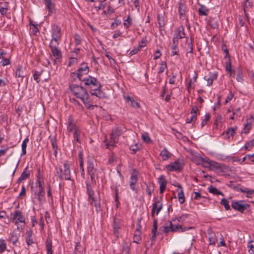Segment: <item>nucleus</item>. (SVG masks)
Instances as JSON below:
<instances>
[{
	"instance_id": "25",
	"label": "nucleus",
	"mask_w": 254,
	"mask_h": 254,
	"mask_svg": "<svg viewBox=\"0 0 254 254\" xmlns=\"http://www.w3.org/2000/svg\"><path fill=\"white\" fill-rule=\"evenodd\" d=\"M198 110V108L196 106L192 107L190 112L191 116L187 120V123L190 124L196 120V112Z\"/></svg>"
},
{
	"instance_id": "52",
	"label": "nucleus",
	"mask_w": 254,
	"mask_h": 254,
	"mask_svg": "<svg viewBox=\"0 0 254 254\" xmlns=\"http://www.w3.org/2000/svg\"><path fill=\"white\" fill-rule=\"evenodd\" d=\"M167 68V64L165 62H162L160 64V66L159 67L158 73L160 74L163 72L165 69Z\"/></svg>"
},
{
	"instance_id": "26",
	"label": "nucleus",
	"mask_w": 254,
	"mask_h": 254,
	"mask_svg": "<svg viewBox=\"0 0 254 254\" xmlns=\"http://www.w3.org/2000/svg\"><path fill=\"white\" fill-rule=\"evenodd\" d=\"M237 127L228 128L226 130L223 132V135H225L224 138L226 139H230L231 137H233L236 133Z\"/></svg>"
},
{
	"instance_id": "38",
	"label": "nucleus",
	"mask_w": 254,
	"mask_h": 254,
	"mask_svg": "<svg viewBox=\"0 0 254 254\" xmlns=\"http://www.w3.org/2000/svg\"><path fill=\"white\" fill-rule=\"evenodd\" d=\"M208 158H203L200 156H197L196 157L195 162L197 164H202L203 166L204 165H206L207 162Z\"/></svg>"
},
{
	"instance_id": "10",
	"label": "nucleus",
	"mask_w": 254,
	"mask_h": 254,
	"mask_svg": "<svg viewBox=\"0 0 254 254\" xmlns=\"http://www.w3.org/2000/svg\"><path fill=\"white\" fill-rule=\"evenodd\" d=\"M139 172L136 169H133L131 173L129 179V187L132 190H136L135 185L138 181Z\"/></svg>"
},
{
	"instance_id": "14",
	"label": "nucleus",
	"mask_w": 254,
	"mask_h": 254,
	"mask_svg": "<svg viewBox=\"0 0 254 254\" xmlns=\"http://www.w3.org/2000/svg\"><path fill=\"white\" fill-rule=\"evenodd\" d=\"M163 231L165 233L170 232H179L182 229V226L173 225L171 221L169 222V225L163 227Z\"/></svg>"
},
{
	"instance_id": "3",
	"label": "nucleus",
	"mask_w": 254,
	"mask_h": 254,
	"mask_svg": "<svg viewBox=\"0 0 254 254\" xmlns=\"http://www.w3.org/2000/svg\"><path fill=\"white\" fill-rule=\"evenodd\" d=\"M11 221L16 225L17 229L22 231L26 226L25 218L22 212L19 210H15L11 214Z\"/></svg>"
},
{
	"instance_id": "2",
	"label": "nucleus",
	"mask_w": 254,
	"mask_h": 254,
	"mask_svg": "<svg viewBox=\"0 0 254 254\" xmlns=\"http://www.w3.org/2000/svg\"><path fill=\"white\" fill-rule=\"evenodd\" d=\"M81 81L84 82L85 86L90 88V95L95 100H96V102H98L100 99L105 97L104 92L101 89V84L96 78L89 75Z\"/></svg>"
},
{
	"instance_id": "58",
	"label": "nucleus",
	"mask_w": 254,
	"mask_h": 254,
	"mask_svg": "<svg viewBox=\"0 0 254 254\" xmlns=\"http://www.w3.org/2000/svg\"><path fill=\"white\" fill-rule=\"evenodd\" d=\"M0 64L3 66L7 65L10 64V60L7 57H6L4 59L3 58L0 62Z\"/></svg>"
},
{
	"instance_id": "49",
	"label": "nucleus",
	"mask_w": 254,
	"mask_h": 254,
	"mask_svg": "<svg viewBox=\"0 0 254 254\" xmlns=\"http://www.w3.org/2000/svg\"><path fill=\"white\" fill-rule=\"evenodd\" d=\"M87 191L88 195V197H91L94 195V191L92 189L91 185L89 184H86Z\"/></svg>"
},
{
	"instance_id": "16",
	"label": "nucleus",
	"mask_w": 254,
	"mask_h": 254,
	"mask_svg": "<svg viewBox=\"0 0 254 254\" xmlns=\"http://www.w3.org/2000/svg\"><path fill=\"white\" fill-rule=\"evenodd\" d=\"M162 208V204L160 200H156L153 204V207L151 210V216L154 217V213L158 215Z\"/></svg>"
},
{
	"instance_id": "56",
	"label": "nucleus",
	"mask_w": 254,
	"mask_h": 254,
	"mask_svg": "<svg viewBox=\"0 0 254 254\" xmlns=\"http://www.w3.org/2000/svg\"><path fill=\"white\" fill-rule=\"evenodd\" d=\"M197 77V75H195L194 76H193L192 79H191L190 80L189 84H188V87H187L188 90L189 92H190V88L191 87V85L192 84H193L194 83V82L196 81Z\"/></svg>"
},
{
	"instance_id": "54",
	"label": "nucleus",
	"mask_w": 254,
	"mask_h": 254,
	"mask_svg": "<svg viewBox=\"0 0 254 254\" xmlns=\"http://www.w3.org/2000/svg\"><path fill=\"white\" fill-rule=\"evenodd\" d=\"M121 23V21L119 19H115L114 21L111 24V28L112 29L116 28Z\"/></svg>"
},
{
	"instance_id": "48",
	"label": "nucleus",
	"mask_w": 254,
	"mask_h": 254,
	"mask_svg": "<svg viewBox=\"0 0 254 254\" xmlns=\"http://www.w3.org/2000/svg\"><path fill=\"white\" fill-rule=\"evenodd\" d=\"M249 252L250 254H254V241H251L248 244Z\"/></svg>"
},
{
	"instance_id": "32",
	"label": "nucleus",
	"mask_w": 254,
	"mask_h": 254,
	"mask_svg": "<svg viewBox=\"0 0 254 254\" xmlns=\"http://www.w3.org/2000/svg\"><path fill=\"white\" fill-rule=\"evenodd\" d=\"M45 4H46V8L48 10V14L49 15L55 12V11H56L55 5L53 2H52L51 1V0L46 2Z\"/></svg>"
},
{
	"instance_id": "33",
	"label": "nucleus",
	"mask_w": 254,
	"mask_h": 254,
	"mask_svg": "<svg viewBox=\"0 0 254 254\" xmlns=\"http://www.w3.org/2000/svg\"><path fill=\"white\" fill-rule=\"evenodd\" d=\"M160 155L163 161H166L170 158L172 154L165 148L161 151Z\"/></svg>"
},
{
	"instance_id": "15",
	"label": "nucleus",
	"mask_w": 254,
	"mask_h": 254,
	"mask_svg": "<svg viewBox=\"0 0 254 254\" xmlns=\"http://www.w3.org/2000/svg\"><path fill=\"white\" fill-rule=\"evenodd\" d=\"M70 165L68 162L65 161L64 164L63 177L65 180H71Z\"/></svg>"
},
{
	"instance_id": "28",
	"label": "nucleus",
	"mask_w": 254,
	"mask_h": 254,
	"mask_svg": "<svg viewBox=\"0 0 254 254\" xmlns=\"http://www.w3.org/2000/svg\"><path fill=\"white\" fill-rule=\"evenodd\" d=\"M158 22L160 30H164V27L167 23V20L165 19L164 14H159L158 15Z\"/></svg>"
},
{
	"instance_id": "27",
	"label": "nucleus",
	"mask_w": 254,
	"mask_h": 254,
	"mask_svg": "<svg viewBox=\"0 0 254 254\" xmlns=\"http://www.w3.org/2000/svg\"><path fill=\"white\" fill-rule=\"evenodd\" d=\"M76 128H78L74 123L73 120L71 116H69L68 119V124L67 126V130L68 132H71L74 131Z\"/></svg>"
},
{
	"instance_id": "60",
	"label": "nucleus",
	"mask_w": 254,
	"mask_h": 254,
	"mask_svg": "<svg viewBox=\"0 0 254 254\" xmlns=\"http://www.w3.org/2000/svg\"><path fill=\"white\" fill-rule=\"evenodd\" d=\"M178 46L173 45L172 47L171 56H173L178 55Z\"/></svg>"
},
{
	"instance_id": "43",
	"label": "nucleus",
	"mask_w": 254,
	"mask_h": 254,
	"mask_svg": "<svg viewBox=\"0 0 254 254\" xmlns=\"http://www.w3.org/2000/svg\"><path fill=\"white\" fill-rule=\"evenodd\" d=\"M199 14L200 15H207L208 12V9L206 6L201 5L198 9Z\"/></svg>"
},
{
	"instance_id": "46",
	"label": "nucleus",
	"mask_w": 254,
	"mask_h": 254,
	"mask_svg": "<svg viewBox=\"0 0 254 254\" xmlns=\"http://www.w3.org/2000/svg\"><path fill=\"white\" fill-rule=\"evenodd\" d=\"M220 203L222 205L224 206V207L226 210H229L231 209L230 206L229 204V201L226 198H222L221 200Z\"/></svg>"
},
{
	"instance_id": "23",
	"label": "nucleus",
	"mask_w": 254,
	"mask_h": 254,
	"mask_svg": "<svg viewBox=\"0 0 254 254\" xmlns=\"http://www.w3.org/2000/svg\"><path fill=\"white\" fill-rule=\"evenodd\" d=\"M121 227V220L120 219L115 217L114 218V222L113 224V227L114 230V234L117 237H119V229Z\"/></svg>"
},
{
	"instance_id": "13",
	"label": "nucleus",
	"mask_w": 254,
	"mask_h": 254,
	"mask_svg": "<svg viewBox=\"0 0 254 254\" xmlns=\"http://www.w3.org/2000/svg\"><path fill=\"white\" fill-rule=\"evenodd\" d=\"M19 234H17L15 231L10 233L7 241L10 244H12L13 246H18L19 243Z\"/></svg>"
},
{
	"instance_id": "5",
	"label": "nucleus",
	"mask_w": 254,
	"mask_h": 254,
	"mask_svg": "<svg viewBox=\"0 0 254 254\" xmlns=\"http://www.w3.org/2000/svg\"><path fill=\"white\" fill-rule=\"evenodd\" d=\"M204 167L210 170L216 169L222 173H225L229 170V168L227 166L214 161L210 160L209 159H207L206 165H204Z\"/></svg>"
},
{
	"instance_id": "24",
	"label": "nucleus",
	"mask_w": 254,
	"mask_h": 254,
	"mask_svg": "<svg viewBox=\"0 0 254 254\" xmlns=\"http://www.w3.org/2000/svg\"><path fill=\"white\" fill-rule=\"evenodd\" d=\"M186 9L187 7L185 3H184L183 2H179L178 10L180 19L183 20L185 18Z\"/></svg>"
},
{
	"instance_id": "63",
	"label": "nucleus",
	"mask_w": 254,
	"mask_h": 254,
	"mask_svg": "<svg viewBox=\"0 0 254 254\" xmlns=\"http://www.w3.org/2000/svg\"><path fill=\"white\" fill-rule=\"evenodd\" d=\"M146 191L147 194H148V195L150 196L152 194V193L153 192L154 189H153V187H151V186L150 185H147L146 188Z\"/></svg>"
},
{
	"instance_id": "42",
	"label": "nucleus",
	"mask_w": 254,
	"mask_h": 254,
	"mask_svg": "<svg viewBox=\"0 0 254 254\" xmlns=\"http://www.w3.org/2000/svg\"><path fill=\"white\" fill-rule=\"evenodd\" d=\"M81 131L79 128H76L74 131L73 137L74 140L77 142L80 143V137Z\"/></svg>"
},
{
	"instance_id": "9",
	"label": "nucleus",
	"mask_w": 254,
	"mask_h": 254,
	"mask_svg": "<svg viewBox=\"0 0 254 254\" xmlns=\"http://www.w3.org/2000/svg\"><path fill=\"white\" fill-rule=\"evenodd\" d=\"M231 206L234 209L242 213L249 207V205L248 203H245L242 200L233 201Z\"/></svg>"
},
{
	"instance_id": "50",
	"label": "nucleus",
	"mask_w": 254,
	"mask_h": 254,
	"mask_svg": "<svg viewBox=\"0 0 254 254\" xmlns=\"http://www.w3.org/2000/svg\"><path fill=\"white\" fill-rule=\"evenodd\" d=\"M6 249V245L5 241L3 239H0V253H2L5 251Z\"/></svg>"
},
{
	"instance_id": "62",
	"label": "nucleus",
	"mask_w": 254,
	"mask_h": 254,
	"mask_svg": "<svg viewBox=\"0 0 254 254\" xmlns=\"http://www.w3.org/2000/svg\"><path fill=\"white\" fill-rule=\"evenodd\" d=\"M41 72L38 71H35L34 75H33V78L36 81L37 83L39 82V77L41 76Z\"/></svg>"
},
{
	"instance_id": "12",
	"label": "nucleus",
	"mask_w": 254,
	"mask_h": 254,
	"mask_svg": "<svg viewBox=\"0 0 254 254\" xmlns=\"http://www.w3.org/2000/svg\"><path fill=\"white\" fill-rule=\"evenodd\" d=\"M89 71V68L87 64L82 63L80 65V67L78 69L76 75L79 80H81V77L83 75L87 74Z\"/></svg>"
},
{
	"instance_id": "21",
	"label": "nucleus",
	"mask_w": 254,
	"mask_h": 254,
	"mask_svg": "<svg viewBox=\"0 0 254 254\" xmlns=\"http://www.w3.org/2000/svg\"><path fill=\"white\" fill-rule=\"evenodd\" d=\"M217 74L215 72H209L208 75L204 76V79L207 81V85L210 86L212 85L213 81L217 79Z\"/></svg>"
},
{
	"instance_id": "17",
	"label": "nucleus",
	"mask_w": 254,
	"mask_h": 254,
	"mask_svg": "<svg viewBox=\"0 0 254 254\" xmlns=\"http://www.w3.org/2000/svg\"><path fill=\"white\" fill-rule=\"evenodd\" d=\"M174 186L178 188L177 191H178V200L180 204H183L185 201V197L183 191V188L182 186L180 184H177L176 185H174Z\"/></svg>"
},
{
	"instance_id": "31",
	"label": "nucleus",
	"mask_w": 254,
	"mask_h": 254,
	"mask_svg": "<svg viewBox=\"0 0 254 254\" xmlns=\"http://www.w3.org/2000/svg\"><path fill=\"white\" fill-rule=\"evenodd\" d=\"M243 8L246 16V18H248V15L246 12V9L252 8L253 7L252 1L250 0H243Z\"/></svg>"
},
{
	"instance_id": "34",
	"label": "nucleus",
	"mask_w": 254,
	"mask_h": 254,
	"mask_svg": "<svg viewBox=\"0 0 254 254\" xmlns=\"http://www.w3.org/2000/svg\"><path fill=\"white\" fill-rule=\"evenodd\" d=\"M125 98L128 104L132 107L134 108H139V104L130 97L127 96L125 97Z\"/></svg>"
},
{
	"instance_id": "39",
	"label": "nucleus",
	"mask_w": 254,
	"mask_h": 254,
	"mask_svg": "<svg viewBox=\"0 0 254 254\" xmlns=\"http://www.w3.org/2000/svg\"><path fill=\"white\" fill-rule=\"evenodd\" d=\"M55 176L57 177L60 181H62L64 179L63 175V170L61 168H56V172Z\"/></svg>"
},
{
	"instance_id": "35",
	"label": "nucleus",
	"mask_w": 254,
	"mask_h": 254,
	"mask_svg": "<svg viewBox=\"0 0 254 254\" xmlns=\"http://www.w3.org/2000/svg\"><path fill=\"white\" fill-rule=\"evenodd\" d=\"M226 59L227 60V61L226 62L225 70L230 74V76H232L233 72H235V70H233L232 68L230 58L228 57V58Z\"/></svg>"
},
{
	"instance_id": "1",
	"label": "nucleus",
	"mask_w": 254,
	"mask_h": 254,
	"mask_svg": "<svg viewBox=\"0 0 254 254\" xmlns=\"http://www.w3.org/2000/svg\"><path fill=\"white\" fill-rule=\"evenodd\" d=\"M70 88L73 95L80 99L88 109H93V107L97 106L96 105H94L97 103L96 100L91 95H89L83 87L72 84Z\"/></svg>"
},
{
	"instance_id": "4",
	"label": "nucleus",
	"mask_w": 254,
	"mask_h": 254,
	"mask_svg": "<svg viewBox=\"0 0 254 254\" xmlns=\"http://www.w3.org/2000/svg\"><path fill=\"white\" fill-rule=\"evenodd\" d=\"M122 133V130L118 127L114 128L110 134V140L108 141L107 139H105V143L107 148L110 149L111 146H114L118 141L119 137Z\"/></svg>"
},
{
	"instance_id": "29",
	"label": "nucleus",
	"mask_w": 254,
	"mask_h": 254,
	"mask_svg": "<svg viewBox=\"0 0 254 254\" xmlns=\"http://www.w3.org/2000/svg\"><path fill=\"white\" fill-rule=\"evenodd\" d=\"M236 74V79L239 82H243V73L242 70L240 68H238L235 72H233V74L232 76L234 77Z\"/></svg>"
},
{
	"instance_id": "7",
	"label": "nucleus",
	"mask_w": 254,
	"mask_h": 254,
	"mask_svg": "<svg viewBox=\"0 0 254 254\" xmlns=\"http://www.w3.org/2000/svg\"><path fill=\"white\" fill-rule=\"evenodd\" d=\"M52 39L50 42H59L61 36V28L56 24L52 26Z\"/></svg>"
},
{
	"instance_id": "40",
	"label": "nucleus",
	"mask_w": 254,
	"mask_h": 254,
	"mask_svg": "<svg viewBox=\"0 0 254 254\" xmlns=\"http://www.w3.org/2000/svg\"><path fill=\"white\" fill-rule=\"evenodd\" d=\"M45 192L43 188H39L38 192L37 193V199L39 202H41L44 197Z\"/></svg>"
},
{
	"instance_id": "30",
	"label": "nucleus",
	"mask_w": 254,
	"mask_h": 254,
	"mask_svg": "<svg viewBox=\"0 0 254 254\" xmlns=\"http://www.w3.org/2000/svg\"><path fill=\"white\" fill-rule=\"evenodd\" d=\"M174 36L179 39H182L185 37L184 27L181 26L177 28L175 31Z\"/></svg>"
},
{
	"instance_id": "36",
	"label": "nucleus",
	"mask_w": 254,
	"mask_h": 254,
	"mask_svg": "<svg viewBox=\"0 0 254 254\" xmlns=\"http://www.w3.org/2000/svg\"><path fill=\"white\" fill-rule=\"evenodd\" d=\"M28 142H29V138L28 137H26L23 140L22 144H21V148H22L21 156H23V155H24L26 154L27 144Z\"/></svg>"
},
{
	"instance_id": "8",
	"label": "nucleus",
	"mask_w": 254,
	"mask_h": 254,
	"mask_svg": "<svg viewBox=\"0 0 254 254\" xmlns=\"http://www.w3.org/2000/svg\"><path fill=\"white\" fill-rule=\"evenodd\" d=\"M26 76V67L22 65L18 64L15 72V77L17 79V81L18 82V84H20L19 82L23 81V78Z\"/></svg>"
},
{
	"instance_id": "44",
	"label": "nucleus",
	"mask_w": 254,
	"mask_h": 254,
	"mask_svg": "<svg viewBox=\"0 0 254 254\" xmlns=\"http://www.w3.org/2000/svg\"><path fill=\"white\" fill-rule=\"evenodd\" d=\"M132 24V19L129 15H128L127 19L124 21L123 25L126 29H127Z\"/></svg>"
},
{
	"instance_id": "64",
	"label": "nucleus",
	"mask_w": 254,
	"mask_h": 254,
	"mask_svg": "<svg viewBox=\"0 0 254 254\" xmlns=\"http://www.w3.org/2000/svg\"><path fill=\"white\" fill-rule=\"evenodd\" d=\"M74 43L76 46L80 45L81 43V38L79 35H75L74 37Z\"/></svg>"
},
{
	"instance_id": "20",
	"label": "nucleus",
	"mask_w": 254,
	"mask_h": 254,
	"mask_svg": "<svg viewBox=\"0 0 254 254\" xmlns=\"http://www.w3.org/2000/svg\"><path fill=\"white\" fill-rule=\"evenodd\" d=\"M30 171L29 170V167L27 166H26L23 171L22 172V174H21V176L18 179L17 181V183H20L23 181H25L30 178Z\"/></svg>"
},
{
	"instance_id": "61",
	"label": "nucleus",
	"mask_w": 254,
	"mask_h": 254,
	"mask_svg": "<svg viewBox=\"0 0 254 254\" xmlns=\"http://www.w3.org/2000/svg\"><path fill=\"white\" fill-rule=\"evenodd\" d=\"M248 121H249V120H248L247 121V123L245 125V127L244 128V132L245 133H248L249 131V130H250L251 127V124L250 123H249Z\"/></svg>"
},
{
	"instance_id": "11",
	"label": "nucleus",
	"mask_w": 254,
	"mask_h": 254,
	"mask_svg": "<svg viewBox=\"0 0 254 254\" xmlns=\"http://www.w3.org/2000/svg\"><path fill=\"white\" fill-rule=\"evenodd\" d=\"M59 42H50V47L53 56L56 59H59L62 57L61 51L58 49V46Z\"/></svg>"
},
{
	"instance_id": "6",
	"label": "nucleus",
	"mask_w": 254,
	"mask_h": 254,
	"mask_svg": "<svg viewBox=\"0 0 254 254\" xmlns=\"http://www.w3.org/2000/svg\"><path fill=\"white\" fill-rule=\"evenodd\" d=\"M184 164L181 160L178 159L174 162L168 164L166 166V170L169 172L181 171L184 167Z\"/></svg>"
},
{
	"instance_id": "18",
	"label": "nucleus",
	"mask_w": 254,
	"mask_h": 254,
	"mask_svg": "<svg viewBox=\"0 0 254 254\" xmlns=\"http://www.w3.org/2000/svg\"><path fill=\"white\" fill-rule=\"evenodd\" d=\"M88 201L90 203V204L92 205H94L96 208V211L97 212L100 211L101 209V204H100V199H97L94 196H92L91 197H88Z\"/></svg>"
},
{
	"instance_id": "47",
	"label": "nucleus",
	"mask_w": 254,
	"mask_h": 254,
	"mask_svg": "<svg viewBox=\"0 0 254 254\" xmlns=\"http://www.w3.org/2000/svg\"><path fill=\"white\" fill-rule=\"evenodd\" d=\"M7 10H8V3L5 2L4 3V6H1L0 8V13L1 15H5L7 12Z\"/></svg>"
},
{
	"instance_id": "41",
	"label": "nucleus",
	"mask_w": 254,
	"mask_h": 254,
	"mask_svg": "<svg viewBox=\"0 0 254 254\" xmlns=\"http://www.w3.org/2000/svg\"><path fill=\"white\" fill-rule=\"evenodd\" d=\"M43 183V177L40 175V172L38 171V176L37 177L36 184L38 185L39 188H43L42 186Z\"/></svg>"
},
{
	"instance_id": "45",
	"label": "nucleus",
	"mask_w": 254,
	"mask_h": 254,
	"mask_svg": "<svg viewBox=\"0 0 254 254\" xmlns=\"http://www.w3.org/2000/svg\"><path fill=\"white\" fill-rule=\"evenodd\" d=\"M46 249L47 254H53L52 250V244L50 240H47L46 243Z\"/></svg>"
},
{
	"instance_id": "57",
	"label": "nucleus",
	"mask_w": 254,
	"mask_h": 254,
	"mask_svg": "<svg viewBox=\"0 0 254 254\" xmlns=\"http://www.w3.org/2000/svg\"><path fill=\"white\" fill-rule=\"evenodd\" d=\"M52 145L53 149L54 150L55 155L57 153L58 146L57 144L56 140L55 138L51 139Z\"/></svg>"
},
{
	"instance_id": "51",
	"label": "nucleus",
	"mask_w": 254,
	"mask_h": 254,
	"mask_svg": "<svg viewBox=\"0 0 254 254\" xmlns=\"http://www.w3.org/2000/svg\"><path fill=\"white\" fill-rule=\"evenodd\" d=\"M210 117L209 114H205L204 118L202 119L201 123V126L202 127L207 124V122L210 120Z\"/></svg>"
},
{
	"instance_id": "53",
	"label": "nucleus",
	"mask_w": 254,
	"mask_h": 254,
	"mask_svg": "<svg viewBox=\"0 0 254 254\" xmlns=\"http://www.w3.org/2000/svg\"><path fill=\"white\" fill-rule=\"evenodd\" d=\"M87 172L88 173H95V169L94 167L93 163L90 162H88L87 166Z\"/></svg>"
},
{
	"instance_id": "59",
	"label": "nucleus",
	"mask_w": 254,
	"mask_h": 254,
	"mask_svg": "<svg viewBox=\"0 0 254 254\" xmlns=\"http://www.w3.org/2000/svg\"><path fill=\"white\" fill-rule=\"evenodd\" d=\"M222 49L223 50L224 53L225 54V56H224L225 59H227L228 57H230L229 54V51L227 48V47L225 44H223L222 46Z\"/></svg>"
},
{
	"instance_id": "55",
	"label": "nucleus",
	"mask_w": 254,
	"mask_h": 254,
	"mask_svg": "<svg viewBox=\"0 0 254 254\" xmlns=\"http://www.w3.org/2000/svg\"><path fill=\"white\" fill-rule=\"evenodd\" d=\"M77 62V57L74 55H71V57L69 59L68 65L71 66Z\"/></svg>"
},
{
	"instance_id": "22",
	"label": "nucleus",
	"mask_w": 254,
	"mask_h": 254,
	"mask_svg": "<svg viewBox=\"0 0 254 254\" xmlns=\"http://www.w3.org/2000/svg\"><path fill=\"white\" fill-rule=\"evenodd\" d=\"M158 183L159 184L160 193L162 194L166 188L167 182L165 180V178L164 175H161L158 180Z\"/></svg>"
},
{
	"instance_id": "37",
	"label": "nucleus",
	"mask_w": 254,
	"mask_h": 254,
	"mask_svg": "<svg viewBox=\"0 0 254 254\" xmlns=\"http://www.w3.org/2000/svg\"><path fill=\"white\" fill-rule=\"evenodd\" d=\"M209 192L213 193L215 195H224L222 192L219 191L216 188L211 186L208 189Z\"/></svg>"
},
{
	"instance_id": "19",
	"label": "nucleus",
	"mask_w": 254,
	"mask_h": 254,
	"mask_svg": "<svg viewBox=\"0 0 254 254\" xmlns=\"http://www.w3.org/2000/svg\"><path fill=\"white\" fill-rule=\"evenodd\" d=\"M141 228L140 222H138L136 226V230L134 232L133 236V242L138 244L139 242L141 240Z\"/></svg>"
}]
</instances>
